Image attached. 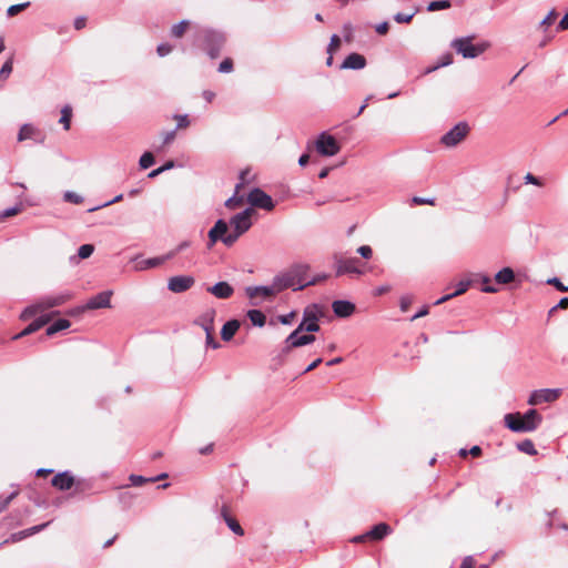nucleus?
<instances>
[{"label": "nucleus", "mask_w": 568, "mask_h": 568, "mask_svg": "<svg viewBox=\"0 0 568 568\" xmlns=\"http://www.w3.org/2000/svg\"><path fill=\"white\" fill-rule=\"evenodd\" d=\"M71 298H72V294H70V293H63V294H59L55 296H45V297L41 298L40 301H38L36 304L27 307L21 313V318L23 321H27L30 317L37 315L38 313L44 312V311L55 307V306L63 305Z\"/></svg>", "instance_id": "3"}, {"label": "nucleus", "mask_w": 568, "mask_h": 568, "mask_svg": "<svg viewBox=\"0 0 568 568\" xmlns=\"http://www.w3.org/2000/svg\"><path fill=\"white\" fill-rule=\"evenodd\" d=\"M320 329V325L315 323H301L298 327L292 332L285 339L283 348L284 354H288L293 348L311 344L315 341L312 334L300 335L302 332L313 333Z\"/></svg>", "instance_id": "2"}, {"label": "nucleus", "mask_w": 568, "mask_h": 568, "mask_svg": "<svg viewBox=\"0 0 568 568\" xmlns=\"http://www.w3.org/2000/svg\"><path fill=\"white\" fill-rule=\"evenodd\" d=\"M366 64V60L363 55L358 53H351L342 63L341 68L343 69H353L359 70L363 69Z\"/></svg>", "instance_id": "24"}, {"label": "nucleus", "mask_w": 568, "mask_h": 568, "mask_svg": "<svg viewBox=\"0 0 568 568\" xmlns=\"http://www.w3.org/2000/svg\"><path fill=\"white\" fill-rule=\"evenodd\" d=\"M364 265L357 257L345 258L335 256L336 276L344 274L361 276L365 274Z\"/></svg>", "instance_id": "8"}, {"label": "nucleus", "mask_w": 568, "mask_h": 568, "mask_svg": "<svg viewBox=\"0 0 568 568\" xmlns=\"http://www.w3.org/2000/svg\"><path fill=\"white\" fill-rule=\"evenodd\" d=\"M247 317L250 318L252 324L255 326L262 327L265 325L266 316L263 314V312H261L258 310L248 311Z\"/></svg>", "instance_id": "32"}, {"label": "nucleus", "mask_w": 568, "mask_h": 568, "mask_svg": "<svg viewBox=\"0 0 568 568\" xmlns=\"http://www.w3.org/2000/svg\"><path fill=\"white\" fill-rule=\"evenodd\" d=\"M557 17V13L555 10H551L540 22L541 27H548L554 23L555 19Z\"/></svg>", "instance_id": "53"}, {"label": "nucleus", "mask_w": 568, "mask_h": 568, "mask_svg": "<svg viewBox=\"0 0 568 568\" xmlns=\"http://www.w3.org/2000/svg\"><path fill=\"white\" fill-rule=\"evenodd\" d=\"M316 149L322 155L332 156L338 153L339 145L334 136L322 133L317 139Z\"/></svg>", "instance_id": "10"}, {"label": "nucleus", "mask_w": 568, "mask_h": 568, "mask_svg": "<svg viewBox=\"0 0 568 568\" xmlns=\"http://www.w3.org/2000/svg\"><path fill=\"white\" fill-rule=\"evenodd\" d=\"M515 280V273L510 267H504L495 275V281L498 284H509Z\"/></svg>", "instance_id": "30"}, {"label": "nucleus", "mask_w": 568, "mask_h": 568, "mask_svg": "<svg viewBox=\"0 0 568 568\" xmlns=\"http://www.w3.org/2000/svg\"><path fill=\"white\" fill-rule=\"evenodd\" d=\"M229 225L224 220H219L209 232L210 247H212L217 241L225 244V239L229 233Z\"/></svg>", "instance_id": "16"}, {"label": "nucleus", "mask_w": 568, "mask_h": 568, "mask_svg": "<svg viewBox=\"0 0 568 568\" xmlns=\"http://www.w3.org/2000/svg\"><path fill=\"white\" fill-rule=\"evenodd\" d=\"M168 475L166 474H161L160 476H158L156 478H144L142 476H135V475H132L131 476V480L134 485H142L143 483H146V481H151V483H154L159 479H163V478H166Z\"/></svg>", "instance_id": "42"}, {"label": "nucleus", "mask_w": 568, "mask_h": 568, "mask_svg": "<svg viewBox=\"0 0 568 568\" xmlns=\"http://www.w3.org/2000/svg\"><path fill=\"white\" fill-rule=\"evenodd\" d=\"M160 57H165L172 51V45L169 43H161L156 49Z\"/></svg>", "instance_id": "56"}, {"label": "nucleus", "mask_w": 568, "mask_h": 568, "mask_svg": "<svg viewBox=\"0 0 568 568\" xmlns=\"http://www.w3.org/2000/svg\"><path fill=\"white\" fill-rule=\"evenodd\" d=\"M296 282L297 281H295L290 270L276 275L273 280L275 291H277V293L290 287H294L296 290Z\"/></svg>", "instance_id": "17"}, {"label": "nucleus", "mask_w": 568, "mask_h": 568, "mask_svg": "<svg viewBox=\"0 0 568 568\" xmlns=\"http://www.w3.org/2000/svg\"><path fill=\"white\" fill-rule=\"evenodd\" d=\"M332 308L338 317H348L355 312V305L348 301H334Z\"/></svg>", "instance_id": "21"}, {"label": "nucleus", "mask_w": 568, "mask_h": 568, "mask_svg": "<svg viewBox=\"0 0 568 568\" xmlns=\"http://www.w3.org/2000/svg\"><path fill=\"white\" fill-rule=\"evenodd\" d=\"M37 130L31 124H23L18 134V141L22 142L27 139L33 138Z\"/></svg>", "instance_id": "35"}, {"label": "nucleus", "mask_w": 568, "mask_h": 568, "mask_svg": "<svg viewBox=\"0 0 568 568\" xmlns=\"http://www.w3.org/2000/svg\"><path fill=\"white\" fill-rule=\"evenodd\" d=\"M341 39L337 34H333L331 38V42L327 48L328 53H333L335 50L339 48Z\"/></svg>", "instance_id": "49"}, {"label": "nucleus", "mask_w": 568, "mask_h": 568, "mask_svg": "<svg viewBox=\"0 0 568 568\" xmlns=\"http://www.w3.org/2000/svg\"><path fill=\"white\" fill-rule=\"evenodd\" d=\"M413 203L415 205H424V204L435 205V200L434 199H424V197H420V196H414L413 197Z\"/></svg>", "instance_id": "59"}, {"label": "nucleus", "mask_w": 568, "mask_h": 568, "mask_svg": "<svg viewBox=\"0 0 568 568\" xmlns=\"http://www.w3.org/2000/svg\"><path fill=\"white\" fill-rule=\"evenodd\" d=\"M21 212H22V206L21 205H17L14 207L8 209V210L3 211L2 213H0V220H4V219H8V217L16 216V215H18Z\"/></svg>", "instance_id": "46"}, {"label": "nucleus", "mask_w": 568, "mask_h": 568, "mask_svg": "<svg viewBox=\"0 0 568 568\" xmlns=\"http://www.w3.org/2000/svg\"><path fill=\"white\" fill-rule=\"evenodd\" d=\"M246 294L250 298H256V297H264V298H271L274 297L277 293L275 291V285L272 282L270 286H251L246 288Z\"/></svg>", "instance_id": "18"}, {"label": "nucleus", "mask_w": 568, "mask_h": 568, "mask_svg": "<svg viewBox=\"0 0 568 568\" xmlns=\"http://www.w3.org/2000/svg\"><path fill=\"white\" fill-rule=\"evenodd\" d=\"M49 322V317H40L36 321H33L31 324H29L21 333L14 336V339H18L20 337L27 336L29 334H32L37 331H39L41 327H43Z\"/></svg>", "instance_id": "29"}, {"label": "nucleus", "mask_w": 568, "mask_h": 568, "mask_svg": "<svg viewBox=\"0 0 568 568\" xmlns=\"http://www.w3.org/2000/svg\"><path fill=\"white\" fill-rule=\"evenodd\" d=\"M518 449L528 455H536L537 450L534 443L530 439H525L517 445Z\"/></svg>", "instance_id": "39"}, {"label": "nucleus", "mask_w": 568, "mask_h": 568, "mask_svg": "<svg viewBox=\"0 0 568 568\" xmlns=\"http://www.w3.org/2000/svg\"><path fill=\"white\" fill-rule=\"evenodd\" d=\"M450 7H452V3L449 0H437V1H432L428 4L427 10L430 12H434V11H438V10L449 9Z\"/></svg>", "instance_id": "37"}, {"label": "nucleus", "mask_w": 568, "mask_h": 568, "mask_svg": "<svg viewBox=\"0 0 568 568\" xmlns=\"http://www.w3.org/2000/svg\"><path fill=\"white\" fill-rule=\"evenodd\" d=\"M214 332L215 331H206V345L211 346L213 348H217L220 345L214 338Z\"/></svg>", "instance_id": "57"}, {"label": "nucleus", "mask_w": 568, "mask_h": 568, "mask_svg": "<svg viewBox=\"0 0 568 568\" xmlns=\"http://www.w3.org/2000/svg\"><path fill=\"white\" fill-rule=\"evenodd\" d=\"M206 291L221 300L230 298L234 293V288L227 282H219L209 286Z\"/></svg>", "instance_id": "19"}, {"label": "nucleus", "mask_w": 568, "mask_h": 568, "mask_svg": "<svg viewBox=\"0 0 568 568\" xmlns=\"http://www.w3.org/2000/svg\"><path fill=\"white\" fill-rule=\"evenodd\" d=\"M48 526V523L47 524H42V525H38V526H34V527H31L29 529H26L23 531H20L19 532V539L21 538H24V537H28V536H31L33 534H37L39 532L40 530H42L44 527Z\"/></svg>", "instance_id": "45"}, {"label": "nucleus", "mask_w": 568, "mask_h": 568, "mask_svg": "<svg viewBox=\"0 0 568 568\" xmlns=\"http://www.w3.org/2000/svg\"><path fill=\"white\" fill-rule=\"evenodd\" d=\"M216 311L213 307L206 308L195 321V324L201 326L205 332L215 331L214 320Z\"/></svg>", "instance_id": "20"}, {"label": "nucleus", "mask_w": 568, "mask_h": 568, "mask_svg": "<svg viewBox=\"0 0 568 568\" xmlns=\"http://www.w3.org/2000/svg\"><path fill=\"white\" fill-rule=\"evenodd\" d=\"M19 495V490L13 491L7 498L0 500V513L4 510L9 504Z\"/></svg>", "instance_id": "50"}, {"label": "nucleus", "mask_w": 568, "mask_h": 568, "mask_svg": "<svg viewBox=\"0 0 568 568\" xmlns=\"http://www.w3.org/2000/svg\"><path fill=\"white\" fill-rule=\"evenodd\" d=\"M174 120L176 121L178 129H185L190 125L187 115L176 114L174 115Z\"/></svg>", "instance_id": "47"}, {"label": "nucleus", "mask_w": 568, "mask_h": 568, "mask_svg": "<svg viewBox=\"0 0 568 568\" xmlns=\"http://www.w3.org/2000/svg\"><path fill=\"white\" fill-rule=\"evenodd\" d=\"M293 275V277L295 278L296 282V290H302L304 288L305 286L307 285H312V284H315L317 282L316 278L314 280H308L307 277V272H308V266L307 265H304V264H297V265H294L292 267L288 268Z\"/></svg>", "instance_id": "13"}, {"label": "nucleus", "mask_w": 568, "mask_h": 568, "mask_svg": "<svg viewBox=\"0 0 568 568\" xmlns=\"http://www.w3.org/2000/svg\"><path fill=\"white\" fill-rule=\"evenodd\" d=\"M567 307H568V297H562L559 301V303L550 310V313L557 311L558 308L565 310Z\"/></svg>", "instance_id": "64"}, {"label": "nucleus", "mask_w": 568, "mask_h": 568, "mask_svg": "<svg viewBox=\"0 0 568 568\" xmlns=\"http://www.w3.org/2000/svg\"><path fill=\"white\" fill-rule=\"evenodd\" d=\"M190 22L187 20H182L179 23H175L171 28V36L174 38H182L189 28Z\"/></svg>", "instance_id": "33"}, {"label": "nucleus", "mask_w": 568, "mask_h": 568, "mask_svg": "<svg viewBox=\"0 0 568 568\" xmlns=\"http://www.w3.org/2000/svg\"><path fill=\"white\" fill-rule=\"evenodd\" d=\"M243 189V183H237L235 185V193L232 197L226 200L225 206L230 210H235L241 207L244 204V195L241 194V190Z\"/></svg>", "instance_id": "26"}, {"label": "nucleus", "mask_w": 568, "mask_h": 568, "mask_svg": "<svg viewBox=\"0 0 568 568\" xmlns=\"http://www.w3.org/2000/svg\"><path fill=\"white\" fill-rule=\"evenodd\" d=\"M174 256H175V252H169L168 254L160 256V257H153V258H148V260L141 261L136 264L135 268L142 271V270H146V268L156 267V266L161 265L162 263H164L165 261L173 258Z\"/></svg>", "instance_id": "23"}, {"label": "nucleus", "mask_w": 568, "mask_h": 568, "mask_svg": "<svg viewBox=\"0 0 568 568\" xmlns=\"http://www.w3.org/2000/svg\"><path fill=\"white\" fill-rule=\"evenodd\" d=\"M487 42H473L471 37L458 38L452 42V48L466 59H474L484 53L488 49Z\"/></svg>", "instance_id": "5"}, {"label": "nucleus", "mask_w": 568, "mask_h": 568, "mask_svg": "<svg viewBox=\"0 0 568 568\" xmlns=\"http://www.w3.org/2000/svg\"><path fill=\"white\" fill-rule=\"evenodd\" d=\"M71 118H72V109L69 105H65L61 110V118H60V123L63 124L65 130L70 129Z\"/></svg>", "instance_id": "38"}, {"label": "nucleus", "mask_w": 568, "mask_h": 568, "mask_svg": "<svg viewBox=\"0 0 568 568\" xmlns=\"http://www.w3.org/2000/svg\"><path fill=\"white\" fill-rule=\"evenodd\" d=\"M390 527L386 523H379L375 525L368 532L369 540L378 541L382 540L390 532Z\"/></svg>", "instance_id": "25"}, {"label": "nucleus", "mask_w": 568, "mask_h": 568, "mask_svg": "<svg viewBox=\"0 0 568 568\" xmlns=\"http://www.w3.org/2000/svg\"><path fill=\"white\" fill-rule=\"evenodd\" d=\"M561 392L559 389H540L535 390L528 400L530 405H539L542 403H551L559 398Z\"/></svg>", "instance_id": "12"}, {"label": "nucleus", "mask_w": 568, "mask_h": 568, "mask_svg": "<svg viewBox=\"0 0 568 568\" xmlns=\"http://www.w3.org/2000/svg\"><path fill=\"white\" fill-rule=\"evenodd\" d=\"M253 212L252 209H246L231 219L230 225L233 230L225 239L226 246H232L242 234L248 231L252 225L251 217Z\"/></svg>", "instance_id": "4"}, {"label": "nucleus", "mask_w": 568, "mask_h": 568, "mask_svg": "<svg viewBox=\"0 0 568 568\" xmlns=\"http://www.w3.org/2000/svg\"><path fill=\"white\" fill-rule=\"evenodd\" d=\"M414 17V13L412 14H405V13H402V12H398L394 16V20L397 22V23H408L410 22V20L413 19Z\"/></svg>", "instance_id": "52"}, {"label": "nucleus", "mask_w": 568, "mask_h": 568, "mask_svg": "<svg viewBox=\"0 0 568 568\" xmlns=\"http://www.w3.org/2000/svg\"><path fill=\"white\" fill-rule=\"evenodd\" d=\"M413 303L412 297L409 296H403L399 302L400 310L403 312H407Z\"/></svg>", "instance_id": "60"}, {"label": "nucleus", "mask_w": 568, "mask_h": 568, "mask_svg": "<svg viewBox=\"0 0 568 568\" xmlns=\"http://www.w3.org/2000/svg\"><path fill=\"white\" fill-rule=\"evenodd\" d=\"M240 328V322L237 320H231L226 322L221 331V337L223 341H231Z\"/></svg>", "instance_id": "27"}, {"label": "nucleus", "mask_w": 568, "mask_h": 568, "mask_svg": "<svg viewBox=\"0 0 568 568\" xmlns=\"http://www.w3.org/2000/svg\"><path fill=\"white\" fill-rule=\"evenodd\" d=\"M139 163H140L141 169H143V170L149 169L150 166H152L154 164L153 154L151 152L143 153V155L140 158Z\"/></svg>", "instance_id": "40"}, {"label": "nucleus", "mask_w": 568, "mask_h": 568, "mask_svg": "<svg viewBox=\"0 0 568 568\" xmlns=\"http://www.w3.org/2000/svg\"><path fill=\"white\" fill-rule=\"evenodd\" d=\"M70 325H71V323L68 320H64V318L58 320L57 322H54L52 325H50L47 328L45 335L52 336L62 329L69 328Z\"/></svg>", "instance_id": "31"}, {"label": "nucleus", "mask_w": 568, "mask_h": 568, "mask_svg": "<svg viewBox=\"0 0 568 568\" xmlns=\"http://www.w3.org/2000/svg\"><path fill=\"white\" fill-rule=\"evenodd\" d=\"M481 282L484 284H486L483 287V292H485V293H496L498 291L495 286L488 285L490 283V277L489 276L483 275L481 276Z\"/></svg>", "instance_id": "54"}, {"label": "nucleus", "mask_w": 568, "mask_h": 568, "mask_svg": "<svg viewBox=\"0 0 568 568\" xmlns=\"http://www.w3.org/2000/svg\"><path fill=\"white\" fill-rule=\"evenodd\" d=\"M28 7H30L29 1L19 3V4H12L8 8L7 14H8V17H14L16 14H18L21 11H23L24 9H27Z\"/></svg>", "instance_id": "41"}, {"label": "nucleus", "mask_w": 568, "mask_h": 568, "mask_svg": "<svg viewBox=\"0 0 568 568\" xmlns=\"http://www.w3.org/2000/svg\"><path fill=\"white\" fill-rule=\"evenodd\" d=\"M452 61L453 55L450 53H446L439 58L438 62L435 65L428 67L425 71H437L440 68L449 65Z\"/></svg>", "instance_id": "36"}, {"label": "nucleus", "mask_w": 568, "mask_h": 568, "mask_svg": "<svg viewBox=\"0 0 568 568\" xmlns=\"http://www.w3.org/2000/svg\"><path fill=\"white\" fill-rule=\"evenodd\" d=\"M473 281L471 280H465V281H460L457 285V290L452 293V294H447L443 297H440L439 300H437L435 302V305H439V304H443L445 303L446 301L453 298V297H456V296H459L462 294H464L468 287L471 285Z\"/></svg>", "instance_id": "28"}, {"label": "nucleus", "mask_w": 568, "mask_h": 568, "mask_svg": "<svg viewBox=\"0 0 568 568\" xmlns=\"http://www.w3.org/2000/svg\"><path fill=\"white\" fill-rule=\"evenodd\" d=\"M63 199L65 202H70L73 204H81L83 202V197L81 195L71 191L65 192Z\"/></svg>", "instance_id": "44"}, {"label": "nucleus", "mask_w": 568, "mask_h": 568, "mask_svg": "<svg viewBox=\"0 0 568 568\" xmlns=\"http://www.w3.org/2000/svg\"><path fill=\"white\" fill-rule=\"evenodd\" d=\"M504 420L506 426L515 433H529L537 429L542 420V417L536 409H529L525 414H506Z\"/></svg>", "instance_id": "1"}, {"label": "nucleus", "mask_w": 568, "mask_h": 568, "mask_svg": "<svg viewBox=\"0 0 568 568\" xmlns=\"http://www.w3.org/2000/svg\"><path fill=\"white\" fill-rule=\"evenodd\" d=\"M357 253L365 260H369L373 256V250L368 245L359 246Z\"/></svg>", "instance_id": "48"}, {"label": "nucleus", "mask_w": 568, "mask_h": 568, "mask_svg": "<svg viewBox=\"0 0 568 568\" xmlns=\"http://www.w3.org/2000/svg\"><path fill=\"white\" fill-rule=\"evenodd\" d=\"M195 283L193 276L190 275H180L173 276L169 280L168 287L171 292L182 293L190 290Z\"/></svg>", "instance_id": "14"}, {"label": "nucleus", "mask_w": 568, "mask_h": 568, "mask_svg": "<svg viewBox=\"0 0 568 568\" xmlns=\"http://www.w3.org/2000/svg\"><path fill=\"white\" fill-rule=\"evenodd\" d=\"M524 180H525V183H527V184H534V185H537V186H542L544 185V183L537 176H535L531 173H527L524 176Z\"/></svg>", "instance_id": "55"}, {"label": "nucleus", "mask_w": 568, "mask_h": 568, "mask_svg": "<svg viewBox=\"0 0 568 568\" xmlns=\"http://www.w3.org/2000/svg\"><path fill=\"white\" fill-rule=\"evenodd\" d=\"M470 132L467 122H459L440 138V143L445 148H455L462 143Z\"/></svg>", "instance_id": "7"}, {"label": "nucleus", "mask_w": 568, "mask_h": 568, "mask_svg": "<svg viewBox=\"0 0 568 568\" xmlns=\"http://www.w3.org/2000/svg\"><path fill=\"white\" fill-rule=\"evenodd\" d=\"M547 284L555 286L560 292H568V286H565L557 277L549 278Z\"/></svg>", "instance_id": "51"}, {"label": "nucleus", "mask_w": 568, "mask_h": 568, "mask_svg": "<svg viewBox=\"0 0 568 568\" xmlns=\"http://www.w3.org/2000/svg\"><path fill=\"white\" fill-rule=\"evenodd\" d=\"M297 313L296 312H291L288 314H285V315H281L278 316V321L282 323V324H291L294 318L296 317Z\"/></svg>", "instance_id": "58"}, {"label": "nucleus", "mask_w": 568, "mask_h": 568, "mask_svg": "<svg viewBox=\"0 0 568 568\" xmlns=\"http://www.w3.org/2000/svg\"><path fill=\"white\" fill-rule=\"evenodd\" d=\"M221 516L223 517V519L225 520V523L227 524L229 528L236 535L239 536H243L244 535V530L243 528L241 527V525L239 524V521L231 515L230 513V508L227 505H223L222 508H221Z\"/></svg>", "instance_id": "22"}, {"label": "nucleus", "mask_w": 568, "mask_h": 568, "mask_svg": "<svg viewBox=\"0 0 568 568\" xmlns=\"http://www.w3.org/2000/svg\"><path fill=\"white\" fill-rule=\"evenodd\" d=\"M476 561L473 557L468 556L462 561L460 568H475Z\"/></svg>", "instance_id": "63"}, {"label": "nucleus", "mask_w": 568, "mask_h": 568, "mask_svg": "<svg viewBox=\"0 0 568 568\" xmlns=\"http://www.w3.org/2000/svg\"><path fill=\"white\" fill-rule=\"evenodd\" d=\"M233 69V61L230 58H225L219 67L217 71H231Z\"/></svg>", "instance_id": "61"}, {"label": "nucleus", "mask_w": 568, "mask_h": 568, "mask_svg": "<svg viewBox=\"0 0 568 568\" xmlns=\"http://www.w3.org/2000/svg\"><path fill=\"white\" fill-rule=\"evenodd\" d=\"M202 37L204 50L211 59H215L225 41L223 34L213 30H203Z\"/></svg>", "instance_id": "9"}, {"label": "nucleus", "mask_w": 568, "mask_h": 568, "mask_svg": "<svg viewBox=\"0 0 568 568\" xmlns=\"http://www.w3.org/2000/svg\"><path fill=\"white\" fill-rule=\"evenodd\" d=\"M247 201L251 205L271 211L274 209L273 200L270 195H267L263 190L255 187L253 189L248 195Z\"/></svg>", "instance_id": "11"}, {"label": "nucleus", "mask_w": 568, "mask_h": 568, "mask_svg": "<svg viewBox=\"0 0 568 568\" xmlns=\"http://www.w3.org/2000/svg\"><path fill=\"white\" fill-rule=\"evenodd\" d=\"M111 291H104L99 293L98 295L93 296L89 300L85 306L81 308V312H84L87 310H98V308H105L111 307Z\"/></svg>", "instance_id": "15"}, {"label": "nucleus", "mask_w": 568, "mask_h": 568, "mask_svg": "<svg viewBox=\"0 0 568 568\" xmlns=\"http://www.w3.org/2000/svg\"><path fill=\"white\" fill-rule=\"evenodd\" d=\"M388 29H389V24L388 22L384 21L382 23H378L376 27H375V31L378 33V34H386L388 32Z\"/></svg>", "instance_id": "62"}, {"label": "nucleus", "mask_w": 568, "mask_h": 568, "mask_svg": "<svg viewBox=\"0 0 568 568\" xmlns=\"http://www.w3.org/2000/svg\"><path fill=\"white\" fill-rule=\"evenodd\" d=\"M94 246L92 244H83L79 247L78 255L80 258H88L92 255Z\"/></svg>", "instance_id": "43"}, {"label": "nucleus", "mask_w": 568, "mask_h": 568, "mask_svg": "<svg viewBox=\"0 0 568 568\" xmlns=\"http://www.w3.org/2000/svg\"><path fill=\"white\" fill-rule=\"evenodd\" d=\"M51 485L59 490H70L74 488L73 495L84 493L89 487L83 480H75L69 471L57 474L51 479Z\"/></svg>", "instance_id": "6"}, {"label": "nucleus", "mask_w": 568, "mask_h": 568, "mask_svg": "<svg viewBox=\"0 0 568 568\" xmlns=\"http://www.w3.org/2000/svg\"><path fill=\"white\" fill-rule=\"evenodd\" d=\"M318 321V310L316 305L308 306L304 311V318L302 323H317Z\"/></svg>", "instance_id": "34"}]
</instances>
